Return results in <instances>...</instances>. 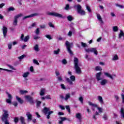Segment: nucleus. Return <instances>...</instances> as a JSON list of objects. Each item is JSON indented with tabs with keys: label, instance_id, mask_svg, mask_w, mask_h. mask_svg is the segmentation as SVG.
<instances>
[{
	"label": "nucleus",
	"instance_id": "e433bc0d",
	"mask_svg": "<svg viewBox=\"0 0 124 124\" xmlns=\"http://www.w3.org/2000/svg\"><path fill=\"white\" fill-rule=\"evenodd\" d=\"M80 43H81L82 47H83V48H86V47H88V45H87V44H86L83 42H81Z\"/></svg>",
	"mask_w": 124,
	"mask_h": 124
},
{
	"label": "nucleus",
	"instance_id": "423d86ee",
	"mask_svg": "<svg viewBox=\"0 0 124 124\" xmlns=\"http://www.w3.org/2000/svg\"><path fill=\"white\" fill-rule=\"evenodd\" d=\"M9 114H8V111L3 109V114L1 117L2 121H5L8 119V116Z\"/></svg>",
	"mask_w": 124,
	"mask_h": 124
},
{
	"label": "nucleus",
	"instance_id": "f8f14e48",
	"mask_svg": "<svg viewBox=\"0 0 124 124\" xmlns=\"http://www.w3.org/2000/svg\"><path fill=\"white\" fill-rule=\"evenodd\" d=\"M26 116L27 117V122L30 123L32 120V115L31 114V112H27L26 113Z\"/></svg>",
	"mask_w": 124,
	"mask_h": 124
},
{
	"label": "nucleus",
	"instance_id": "20e7f679",
	"mask_svg": "<svg viewBox=\"0 0 124 124\" xmlns=\"http://www.w3.org/2000/svg\"><path fill=\"white\" fill-rule=\"evenodd\" d=\"M47 14L49 16H54V17H57L58 18H64V17L62 16V14L57 13L56 12H48Z\"/></svg>",
	"mask_w": 124,
	"mask_h": 124
},
{
	"label": "nucleus",
	"instance_id": "a878e982",
	"mask_svg": "<svg viewBox=\"0 0 124 124\" xmlns=\"http://www.w3.org/2000/svg\"><path fill=\"white\" fill-rule=\"evenodd\" d=\"M88 103L90 106H92L93 107H97V105L93 104L92 102L89 101L88 102Z\"/></svg>",
	"mask_w": 124,
	"mask_h": 124
},
{
	"label": "nucleus",
	"instance_id": "bb28decb",
	"mask_svg": "<svg viewBox=\"0 0 124 124\" xmlns=\"http://www.w3.org/2000/svg\"><path fill=\"white\" fill-rule=\"evenodd\" d=\"M15 10V8L14 7H10L7 8V11L10 12V11H14Z\"/></svg>",
	"mask_w": 124,
	"mask_h": 124
},
{
	"label": "nucleus",
	"instance_id": "0eeeda50",
	"mask_svg": "<svg viewBox=\"0 0 124 124\" xmlns=\"http://www.w3.org/2000/svg\"><path fill=\"white\" fill-rule=\"evenodd\" d=\"M85 52L86 53H94L95 55H97V50H96V48H88L85 49Z\"/></svg>",
	"mask_w": 124,
	"mask_h": 124
},
{
	"label": "nucleus",
	"instance_id": "2f4dec72",
	"mask_svg": "<svg viewBox=\"0 0 124 124\" xmlns=\"http://www.w3.org/2000/svg\"><path fill=\"white\" fill-rule=\"evenodd\" d=\"M20 120L22 124H26V123H25V118L23 117V116H21L20 117Z\"/></svg>",
	"mask_w": 124,
	"mask_h": 124
},
{
	"label": "nucleus",
	"instance_id": "9d476101",
	"mask_svg": "<svg viewBox=\"0 0 124 124\" xmlns=\"http://www.w3.org/2000/svg\"><path fill=\"white\" fill-rule=\"evenodd\" d=\"M39 16V14L34 13V14L30 15L29 16H24L22 18V20H26V19H28V18H32V17H36V16Z\"/></svg>",
	"mask_w": 124,
	"mask_h": 124
},
{
	"label": "nucleus",
	"instance_id": "5fc2aeb1",
	"mask_svg": "<svg viewBox=\"0 0 124 124\" xmlns=\"http://www.w3.org/2000/svg\"><path fill=\"white\" fill-rule=\"evenodd\" d=\"M39 38H40V37L37 36V35H34L33 36V39L35 40H37V39H39Z\"/></svg>",
	"mask_w": 124,
	"mask_h": 124
},
{
	"label": "nucleus",
	"instance_id": "a19ab883",
	"mask_svg": "<svg viewBox=\"0 0 124 124\" xmlns=\"http://www.w3.org/2000/svg\"><path fill=\"white\" fill-rule=\"evenodd\" d=\"M65 10H69V9H71V8L69 7V4H67L64 8Z\"/></svg>",
	"mask_w": 124,
	"mask_h": 124
},
{
	"label": "nucleus",
	"instance_id": "aec40b11",
	"mask_svg": "<svg viewBox=\"0 0 124 124\" xmlns=\"http://www.w3.org/2000/svg\"><path fill=\"white\" fill-rule=\"evenodd\" d=\"M104 75H105V76H106L107 77H108V78H110L111 80H113V79H114V78H113V76H112L111 74L107 72H105Z\"/></svg>",
	"mask_w": 124,
	"mask_h": 124
},
{
	"label": "nucleus",
	"instance_id": "680f3d73",
	"mask_svg": "<svg viewBox=\"0 0 124 124\" xmlns=\"http://www.w3.org/2000/svg\"><path fill=\"white\" fill-rule=\"evenodd\" d=\"M79 101H80L81 103H83V101L84 100V99H83V97H80L79 98Z\"/></svg>",
	"mask_w": 124,
	"mask_h": 124
},
{
	"label": "nucleus",
	"instance_id": "cd10ccee",
	"mask_svg": "<svg viewBox=\"0 0 124 124\" xmlns=\"http://www.w3.org/2000/svg\"><path fill=\"white\" fill-rule=\"evenodd\" d=\"M98 100L99 101L100 103L103 104V98H102V97H101V96H98Z\"/></svg>",
	"mask_w": 124,
	"mask_h": 124
},
{
	"label": "nucleus",
	"instance_id": "603ef678",
	"mask_svg": "<svg viewBox=\"0 0 124 124\" xmlns=\"http://www.w3.org/2000/svg\"><path fill=\"white\" fill-rule=\"evenodd\" d=\"M8 66L11 69H12V70H16L15 68H14V67L11 65H8Z\"/></svg>",
	"mask_w": 124,
	"mask_h": 124
},
{
	"label": "nucleus",
	"instance_id": "ea45409f",
	"mask_svg": "<svg viewBox=\"0 0 124 124\" xmlns=\"http://www.w3.org/2000/svg\"><path fill=\"white\" fill-rule=\"evenodd\" d=\"M60 48H58L57 50H54L53 51V53L54 55H59V53H60Z\"/></svg>",
	"mask_w": 124,
	"mask_h": 124
},
{
	"label": "nucleus",
	"instance_id": "412c9836",
	"mask_svg": "<svg viewBox=\"0 0 124 124\" xmlns=\"http://www.w3.org/2000/svg\"><path fill=\"white\" fill-rule=\"evenodd\" d=\"M67 19L68 21L71 22V21H73V20H74V17H73V16H72L69 15V16H67Z\"/></svg>",
	"mask_w": 124,
	"mask_h": 124
},
{
	"label": "nucleus",
	"instance_id": "4c0bfd02",
	"mask_svg": "<svg viewBox=\"0 0 124 124\" xmlns=\"http://www.w3.org/2000/svg\"><path fill=\"white\" fill-rule=\"evenodd\" d=\"M30 39V36L29 35L26 36L25 38L23 39V41H24V42H27L28 40Z\"/></svg>",
	"mask_w": 124,
	"mask_h": 124
},
{
	"label": "nucleus",
	"instance_id": "58836bf2",
	"mask_svg": "<svg viewBox=\"0 0 124 124\" xmlns=\"http://www.w3.org/2000/svg\"><path fill=\"white\" fill-rule=\"evenodd\" d=\"M20 93L21 94H25L26 93H28V91H26V90H20Z\"/></svg>",
	"mask_w": 124,
	"mask_h": 124
},
{
	"label": "nucleus",
	"instance_id": "f3484780",
	"mask_svg": "<svg viewBox=\"0 0 124 124\" xmlns=\"http://www.w3.org/2000/svg\"><path fill=\"white\" fill-rule=\"evenodd\" d=\"M107 83H108V80L106 79H103L100 81V84L101 86H105Z\"/></svg>",
	"mask_w": 124,
	"mask_h": 124
},
{
	"label": "nucleus",
	"instance_id": "393cba45",
	"mask_svg": "<svg viewBox=\"0 0 124 124\" xmlns=\"http://www.w3.org/2000/svg\"><path fill=\"white\" fill-rule=\"evenodd\" d=\"M76 116L77 119H78V120H79V121H81V119L82 118L81 113H76Z\"/></svg>",
	"mask_w": 124,
	"mask_h": 124
},
{
	"label": "nucleus",
	"instance_id": "f03ea898",
	"mask_svg": "<svg viewBox=\"0 0 124 124\" xmlns=\"http://www.w3.org/2000/svg\"><path fill=\"white\" fill-rule=\"evenodd\" d=\"M74 8H76L78 14H79L81 16H85L86 15V12L82 9V6L80 4H78L74 6Z\"/></svg>",
	"mask_w": 124,
	"mask_h": 124
},
{
	"label": "nucleus",
	"instance_id": "473e14b6",
	"mask_svg": "<svg viewBox=\"0 0 124 124\" xmlns=\"http://www.w3.org/2000/svg\"><path fill=\"white\" fill-rule=\"evenodd\" d=\"M29 75H30V72H27L26 73H24L23 75V77L24 78H27V77H28V76H29Z\"/></svg>",
	"mask_w": 124,
	"mask_h": 124
},
{
	"label": "nucleus",
	"instance_id": "3c124183",
	"mask_svg": "<svg viewBox=\"0 0 124 124\" xmlns=\"http://www.w3.org/2000/svg\"><path fill=\"white\" fill-rule=\"evenodd\" d=\"M65 108L66 110H67L68 112L69 113H70V108L69 107V106H66Z\"/></svg>",
	"mask_w": 124,
	"mask_h": 124
},
{
	"label": "nucleus",
	"instance_id": "6e6d98bb",
	"mask_svg": "<svg viewBox=\"0 0 124 124\" xmlns=\"http://www.w3.org/2000/svg\"><path fill=\"white\" fill-rule=\"evenodd\" d=\"M13 105H14V106H15L16 107H17V106H18V103L17 102H13L12 103Z\"/></svg>",
	"mask_w": 124,
	"mask_h": 124
},
{
	"label": "nucleus",
	"instance_id": "39448f33",
	"mask_svg": "<svg viewBox=\"0 0 124 124\" xmlns=\"http://www.w3.org/2000/svg\"><path fill=\"white\" fill-rule=\"evenodd\" d=\"M65 45L66 46V48L68 53H69L70 55H73V52L70 49L71 47V45H73V43H71V44L68 41H66Z\"/></svg>",
	"mask_w": 124,
	"mask_h": 124
},
{
	"label": "nucleus",
	"instance_id": "ddd939ff",
	"mask_svg": "<svg viewBox=\"0 0 124 124\" xmlns=\"http://www.w3.org/2000/svg\"><path fill=\"white\" fill-rule=\"evenodd\" d=\"M7 94H8V99H6V102L9 104H11V103H12L11 101V100H12V95H11V94H9L8 93H7Z\"/></svg>",
	"mask_w": 124,
	"mask_h": 124
},
{
	"label": "nucleus",
	"instance_id": "9b49d317",
	"mask_svg": "<svg viewBox=\"0 0 124 124\" xmlns=\"http://www.w3.org/2000/svg\"><path fill=\"white\" fill-rule=\"evenodd\" d=\"M25 99L28 100L30 103H33V98L30 95H26L24 96Z\"/></svg>",
	"mask_w": 124,
	"mask_h": 124
},
{
	"label": "nucleus",
	"instance_id": "a211bd4d",
	"mask_svg": "<svg viewBox=\"0 0 124 124\" xmlns=\"http://www.w3.org/2000/svg\"><path fill=\"white\" fill-rule=\"evenodd\" d=\"M16 99L20 103V104H23L24 103V100H22L21 98L19 97L18 96H16Z\"/></svg>",
	"mask_w": 124,
	"mask_h": 124
},
{
	"label": "nucleus",
	"instance_id": "49530a36",
	"mask_svg": "<svg viewBox=\"0 0 124 124\" xmlns=\"http://www.w3.org/2000/svg\"><path fill=\"white\" fill-rule=\"evenodd\" d=\"M116 6H117V7H119L120 8H124V5H123L116 4Z\"/></svg>",
	"mask_w": 124,
	"mask_h": 124
},
{
	"label": "nucleus",
	"instance_id": "4d7b16f0",
	"mask_svg": "<svg viewBox=\"0 0 124 124\" xmlns=\"http://www.w3.org/2000/svg\"><path fill=\"white\" fill-rule=\"evenodd\" d=\"M40 29H45L46 28V25L43 24L40 25Z\"/></svg>",
	"mask_w": 124,
	"mask_h": 124
},
{
	"label": "nucleus",
	"instance_id": "8fccbe9b",
	"mask_svg": "<svg viewBox=\"0 0 124 124\" xmlns=\"http://www.w3.org/2000/svg\"><path fill=\"white\" fill-rule=\"evenodd\" d=\"M14 122L16 124H17L19 122V118L18 117H15L14 119Z\"/></svg>",
	"mask_w": 124,
	"mask_h": 124
},
{
	"label": "nucleus",
	"instance_id": "37998d69",
	"mask_svg": "<svg viewBox=\"0 0 124 124\" xmlns=\"http://www.w3.org/2000/svg\"><path fill=\"white\" fill-rule=\"evenodd\" d=\"M8 48L9 50H11V49H12V43L8 44Z\"/></svg>",
	"mask_w": 124,
	"mask_h": 124
},
{
	"label": "nucleus",
	"instance_id": "f257e3e1",
	"mask_svg": "<svg viewBox=\"0 0 124 124\" xmlns=\"http://www.w3.org/2000/svg\"><path fill=\"white\" fill-rule=\"evenodd\" d=\"M74 65H75V69L76 70V72L77 74H81V68L79 67V65H78V63L79 62V60H78V58L75 57L74 58Z\"/></svg>",
	"mask_w": 124,
	"mask_h": 124
},
{
	"label": "nucleus",
	"instance_id": "69168bd1",
	"mask_svg": "<svg viewBox=\"0 0 124 124\" xmlns=\"http://www.w3.org/2000/svg\"><path fill=\"white\" fill-rule=\"evenodd\" d=\"M58 115H59V116H63V115H64V113L63 112H58Z\"/></svg>",
	"mask_w": 124,
	"mask_h": 124
},
{
	"label": "nucleus",
	"instance_id": "13d9d810",
	"mask_svg": "<svg viewBox=\"0 0 124 124\" xmlns=\"http://www.w3.org/2000/svg\"><path fill=\"white\" fill-rule=\"evenodd\" d=\"M48 25L50 28H55V26H54V25H53V23H52L51 22H49L48 23Z\"/></svg>",
	"mask_w": 124,
	"mask_h": 124
},
{
	"label": "nucleus",
	"instance_id": "c756f323",
	"mask_svg": "<svg viewBox=\"0 0 124 124\" xmlns=\"http://www.w3.org/2000/svg\"><path fill=\"white\" fill-rule=\"evenodd\" d=\"M17 23H18V19L14 17V20L13 21V25L15 26V27H16V26H17Z\"/></svg>",
	"mask_w": 124,
	"mask_h": 124
},
{
	"label": "nucleus",
	"instance_id": "4468645a",
	"mask_svg": "<svg viewBox=\"0 0 124 124\" xmlns=\"http://www.w3.org/2000/svg\"><path fill=\"white\" fill-rule=\"evenodd\" d=\"M97 18L99 22H100V25H103L104 24V22L102 20V17H101V16L99 14H97Z\"/></svg>",
	"mask_w": 124,
	"mask_h": 124
},
{
	"label": "nucleus",
	"instance_id": "7ed1b4c3",
	"mask_svg": "<svg viewBox=\"0 0 124 124\" xmlns=\"http://www.w3.org/2000/svg\"><path fill=\"white\" fill-rule=\"evenodd\" d=\"M42 111L44 113L45 115H46V118L48 120H49V119H50V115H51V114H53V113H54V111H50V108L45 107L43 108Z\"/></svg>",
	"mask_w": 124,
	"mask_h": 124
},
{
	"label": "nucleus",
	"instance_id": "1a4fd4ad",
	"mask_svg": "<svg viewBox=\"0 0 124 124\" xmlns=\"http://www.w3.org/2000/svg\"><path fill=\"white\" fill-rule=\"evenodd\" d=\"M97 110H98V112L96 111L95 114L93 115V118L94 120H96V116H98L99 113H102V111H103V109L101 108L98 107Z\"/></svg>",
	"mask_w": 124,
	"mask_h": 124
},
{
	"label": "nucleus",
	"instance_id": "dca6fc26",
	"mask_svg": "<svg viewBox=\"0 0 124 124\" xmlns=\"http://www.w3.org/2000/svg\"><path fill=\"white\" fill-rule=\"evenodd\" d=\"M96 78L97 79V81L102 80V78H101V72L97 73L96 74Z\"/></svg>",
	"mask_w": 124,
	"mask_h": 124
},
{
	"label": "nucleus",
	"instance_id": "f704fd0d",
	"mask_svg": "<svg viewBox=\"0 0 124 124\" xmlns=\"http://www.w3.org/2000/svg\"><path fill=\"white\" fill-rule=\"evenodd\" d=\"M118 60H119V57H118L117 54L114 55L112 59V61H118Z\"/></svg>",
	"mask_w": 124,
	"mask_h": 124
},
{
	"label": "nucleus",
	"instance_id": "0e129e2a",
	"mask_svg": "<svg viewBox=\"0 0 124 124\" xmlns=\"http://www.w3.org/2000/svg\"><path fill=\"white\" fill-rule=\"evenodd\" d=\"M87 10H88V11H89V12H92V10H91V8H90L89 6H87L86 7Z\"/></svg>",
	"mask_w": 124,
	"mask_h": 124
},
{
	"label": "nucleus",
	"instance_id": "864d4df0",
	"mask_svg": "<svg viewBox=\"0 0 124 124\" xmlns=\"http://www.w3.org/2000/svg\"><path fill=\"white\" fill-rule=\"evenodd\" d=\"M62 63L63 64H66V63H67V61H66V60L65 59H63L62 60Z\"/></svg>",
	"mask_w": 124,
	"mask_h": 124
},
{
	"label": "nucleus",
	"instance_id": "09e8293b",
	"mask_svg": "<svg viewBox=\"0 0 124 124\" xmlns=\"http://www.w3.org/2000/svg\"><path fill=\"white\" fill-rule=\"evenodd\" d=\"M45 36L46 37V38H47L49 40H51V39H52V37L50 35H46Z\"/></svg>",
	"mask_w": 124,
	"mask_h": 124
},
{
	"label": "nucleus",
	"instance_id": "c03bdc74",
	"mask_svg": "<svg viewBox=\"0 0 124 124\" xmlns=\"http://www.w3.org/2000/svg\"><path fill=\"white\" fill-rule=\"evenodd\" d=\"M33 63H35V64H37V65H39V62L37 61V60L34 59L33 60Z\"/></svg>",
	"mask_w": 124,
	"mask_h": 124
},
{
	"label": "nucleus",
	"instance_id": "bf43d9fd",
	"mask_svg": "<svg viewBox=\"0 0 124 124\" xmlns=\"http://www.w3.org/2000/svg\"><path fill=\"white\" fill-rule=\"evenodd\" d=\"M67 35L68 36H70V37H71V36H72V31H69L67 34Z\"/></svg>",
	"mask_w": 124,
	"mask_h": 124
},
{
	"label": "nucleus",
	"instance_id": "6e6552de",
	"mask_svg": "<svg viewBox=\"0 0 124 124\" xmlns=\"http://www.w3.org/2000/svg\"><path fill=\"white\" fill-rule=\"evenodd\" d=\"M66 81L69 84V85H73V82L75 81V76H71L70 78H66Z\"/></svg>",
	"mask_w": 124,
	"mask_h": 124
},
{
	"label": "nucleus",
	"instance_id": "052dcab7",
	"mask_svg": "<svg viewBox=\"0 0 124 124\" xmlns=\"http://www.w3.org/2000/svg\"><path fill=\"white\" fill-rule=\"evenodd\" d=\"M61 88L62 89V90H65V86L63 84H61Z\"/></svg>",
	"mask_w": 124,
	"mask_h": 124
},
{
	"label": "nucleus",
	"instance_id": "72a5a7b5",
	"mask_svg": "<svg viewBox=\"0 0 124 124\" xmlns=\"http://www.w3.org/2000/svg\"><path fill=\"white\" fill-rule=\"evenodd\" d=\"M22 16H23V14H19L17 15L14 18H15V19H16L18 20V19H19V18L22 17Z\"/></svg>",
	"mask_w": 124,
	"mask_h": 124
},
{
	"label": "nucleus",
	"instance_id": "79ce46f5",
	"mask_svg": "<svg viewBox=\"0 0 124 124\" xmlns=\"http://www.w3.org/2000/svg\"><path fill=\"white\" fill-rule=\"evenodd\" d=\"M118 30H119V28H118L117 26H114L113 27V31H115V32L118 31Z\"/></svg>",
	"mask_w": 124,
	"mask_h": 124
},
{
	"label": "nucleus",
	"instance_id": "c9c22d12",
	"mask_svg": "<svg viewBox=\"0 0 124 124\" xmlns=\"http://www.w3.org/2000/svg\"><path fill=\"white\" fill-rule=\"evenodd\" d=\"M35 26H36V22H34V23H32L31 26H30L28 28V29H29V30H31V29L32 28H33V27H35Z\"/></svg>",
	"mask_w": 124,
	"mask_h": 124
},
{
	"label": "nucleus",
	"instance_id": "a18cd8bd",
	"mask_svg": "<svg viewBox=\"0 0 124 124\" xmlns=\"http://www.w3.org/2000/svg\"><path fill=\"white\" fill-rule=\"evenodd\" d=\"M102 69H101V67L99 66H97L96 67H95V70L96 71H98V70H101Z\"/></svg>",
	"mask_w": 124,
	"mask_h": 124
},
{
	"label": "nucleus",
	"instance_id": "7c9ffc66",
	"mask_svg": "<svg viewBox=\"0 0 124 124\" xmlns=\"http://www.w3.org/2000/svg\"><path fill=\"white\" fill-rule=\"evenodd\" d=\"M35 34H36L37 35H38L39 34H40V30H39V28H37L35 31Z\"/></svg>",
	"mask_w": 124,
	"mask_h": 124
},
{
	"label": "nucleus",
	"instance_id": "5701e85b",
	"mask_svg": "<svg viewBox=\"0 0 124 124\" xmlns=\"http://www.w3.org/2000/svg\"><path fill=\"white\" fill-rule=\"evenodd\" d=\"M121 116L124 119V108H121L120 109Z\"/></svg>",
	"mask_w": 124,
	"mask_h": 124
},
{
	"label": "nucleus",
	"instance_id": "2eb2a0df",
	"mask_svg": "<svg viewBox=\"0 0 124 124\" xmlns=\"http://www.w3.org/2000/svg\"><path fill=\"white\" fill-rule=\"evenodd\" d=\"M2 31H3V34L4 38L6 37V34L7 33V28L5 26H3Z\"/></svg>",
	"mask_w": 124,
	"mask_h": 124
},
{
	"label": "nucleus",
	"instance_id": "338daca9",
	"mask_svg": "<svg viewBox=\"0 0 124 124\" xmlns=\"http://www.w3.org/2000/svg\"><path fill=\"white\" fill-rule=\"evenodd\" d=\"M58 81L62 82V77H58Z\"/></svg>",
	"mask_w": 124,
	"mask_h": 124
},
{
	"label": "nucleus",
	"instance_id": "de8ad7c7",
	"mask_svg": "<svg viewBox=\"0 0 124 124\" xmlns=\"http://www.w3.org/2000/svg\"><path fill=\"white\" fill-rule=\"evenodd\" d=\"M24 58H26V55H23L21 56L18 57V59H19V60H23Z\"/></svg>",
	"mask_w": 124,
	"mask_h": 124
},
{
	"label": "nucleus",
	"instance_id": "e2e57ef3",
	"mask_svg": "<svg viewBox=\"0 0 124 124\" xmlns=\"http://www.w3.org/2000/svg\"><path fill=\"white\" fill-rule=\"evenodd\" d=\"M45 98H46V99H51V96H50V95H47L46 96Z\"/></svg>",
	"mask_w": 124,
	"mask_h": 124
},
{
	"label": "nucleus",
	"instance_id": "4be33fe9",
	"mask_svg": "<svg viewBox=\"0 0 124 124\" xmlns=\"http://www.w3.org/2000/svg\"><path fill=\"white\" fill-rule=\"evenodd\" d=\"M45 94V89H42L40 92V95L41 96Z\"/></svg>",
	"mask_w": 124,
	"mask_h": 124
},
{
	"label": "nucleus",
	"instance_id": "c85d7f7f",
	"mask_svg": "<svg viewBox=\"0 0 124 124\" xmlns=\"http://www.w3.org/2000/svg\"><path fill=\"white\" fill-rule=\"evenodd\" d=\"M69 98H70V93H68L67 94H65V96L64 98V100H67Z\"/></svg>",
	"mask_w": 124,
	"mask_h": 124
},
{
	"label": "nucleus",
	"instance_id": "b1692460",
	"mask_svg": "<svg viewBox=\"0 0 124 124\" xmlns=\"http://www.w3.org/2000/svg\"><path fill=\"white\" fill-rule=\"evenodd\" d=\"M34 50L36 52H38L39 51V46L38 45L36 44L34 46Z\"/></svg>",
	"mask_w": 124,
	"mask_h": 124
},
{
	"label": "nucleus",
	"instance_id": "6ab92c4d",
	"mask_svg": "<svg viewBox=\"0 0 124 124\" xmlns=\"http://www.w3.org/2000/svg\"><path fill=\"white\" fill-rule=\"evenodd\" d=\"M60 119H61V121L59 122V124H62L64 121H66V120H67V118H66V117H60Z\"/></svg>",
	"mask_w": 124,
	"mask_h": 124
},
{
	"label": "nucleus",
	"instance_id": "774afa93",
	"mask_svg": "<svg viewBox=\"0 0 124 124\" xmlns=\"http://www.w3.org/2000/svg\"><path fill=\"white\" fill-rule=\"evenodd\" d=\"M60 108L62 109V110H64L65 108H64V106L60 105L59 106Z\"/></svg>",
	"mask_w": 124,
	"mask_h": 124
}]
</instances>
